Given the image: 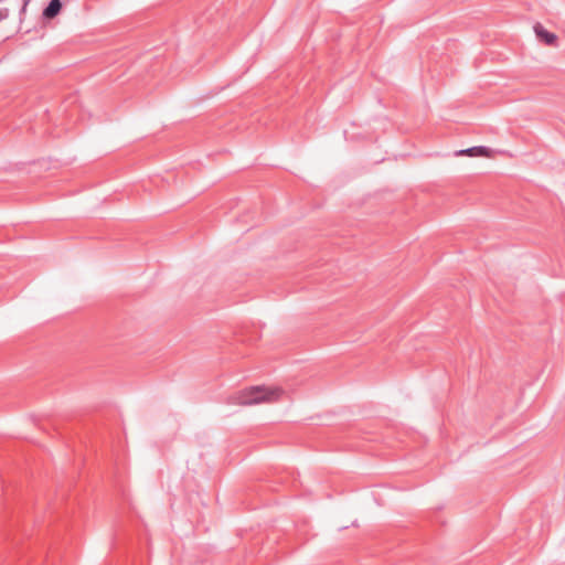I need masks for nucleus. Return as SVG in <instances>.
<instances>
[{
  "label": "nucleus",
  "mask_w": 565,
  "mask_h": 565,
  "mask_svg": "<svg viewBox=\"0 0 565 565\" xmlns=\"http://www.w3.org/2000/svg\"><path fill=\"white\" fill-rule=\"evenodd\" d=\"M281 393L282 391L279 388L268 390L264 386H250L238 392L234 398L239 405H252L276 401Z\"/></svg>",
  "instance_id": "obj_1"
},
{
  "label": "nucleus",
  "mask_w": 565,
  "mask_h": 565,
  "mask_svg": "<svg viewBox=\"0 0 565 565\" xmlns=\"http://www.w3.org/2000/svg\"><path fill=\"white\" fill-rule=\"evenodd\" d=\"M534 32L540 42L548 46H557V35L547 31L541 23L534 24Z\"/></svg>",
  "instance_id": "obj_2"
},
{
  "label": "nucleus",
  "mask_w": 565,
  "mask_h": 565,
  "mask_svg": "<svg viewBox=\"0 0 565 565\" xmlns=\"http://www.w3.org/2000/svg\"><path fill=\"white\" fill-rule=\"evenodd\" d=\"M62 10V1L61 0H50L49 4L43 10V17L45 19L55 18Z\"/></svg>",
  "instance_id": "obj_3"
},
{
  "label": "nucleus",
  "mask_w": 565,
  "mask_h": 565,
  "mask_svg": "<svg viewBox=\"0 0 565 565\" xmlns=\"http://www.w3.org/2000/svg\"><path fill=\"white\" fill-rule=\"evenodd\" d=\"M489 152H490L489 148L483 147V146H476V147L468 148L466 150H460L458 152V154L473 157V156H489Z\"/></svg>",
  "instance_id": "obj_4"
},
{
  "label": "nucleus",
  "mask_w": 565,
  "mask_h": 565,
  "mask_svg": "<svg viewBox=\"0 0 565 565\" xmlns=\"http://www.w3.org/2000/svg\"><path fill=\"white\" fill-rule=\"evenodd\" d=\"M9 15L8 9L0 10V22Z\"/></svg>",
  "instance_id": "obj_5"
}]
</instances>
